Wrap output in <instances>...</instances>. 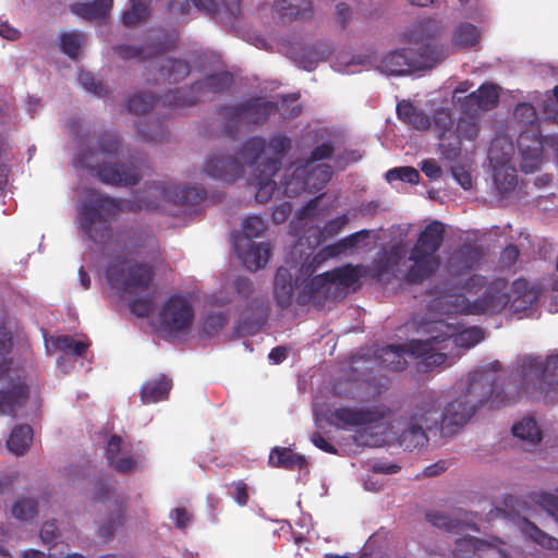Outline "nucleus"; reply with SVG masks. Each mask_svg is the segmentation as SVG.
Returning a JSON list of instances; mask_svg holds the SVG:
<instances>
[{"instance_id": "26", "label": "nucleus", "mask_w": 558, "mask_h": 558, "mask_svg": "<svg viewBox=\"0 0 558 558\" xmlns=\"http://www.w3.org/2000/svg\"><path fill=\"white\" fill-rule=\"evenodd\" d=\"M268 463L272 468L288 471H301L308 465V461L303 454L294 452V450L289 447L279 446L270 450Z\"/></svg>"}, {"instance_id": "53", "label": "nucleus", "mask_w": 558, "mask_h": 558, "mask_svg": "<svg viewBox=\"0 0 558 558\" xmlns=\"http://www.w3.org/2000/svg\"><path fill=\"white\" fill-rule=\"evenodd\" d=\"M454 105H457L460 110L468 116L465 119H472L480 128V124L475 119V114L483 109L478 102L475 90L462 98H458V100H454Z\"/></svg>"}, {"instance_id": "41", "label": "nucleus", "mask_w": 558, "mask_h": 558, "mask_svg": "<svg viewBox=\"0 0 558 558\" xmlns=\"http://www.w3.org/2000/svg\"><path fill=\"white\" fill-rule=\"evenodd\" d=\"M124 508L123 506L116 505L114 509L110 512L108 518L101 520L97 529V535L100 538L109 539L117 532L118 527L123 525Z\"/></svg>"}, {"instance_id": "5", "label": "nucleus", "mask_w": 558, "mask_h": 558, "mask_svg": "<svg viewBox=\"0 0 558 558\" xmlns=\"http://www.w3.org/2000/svg\"><path fill=\"white\" fill-rule=\"evenodd\" d=\"M291 147V138L282 133L274 134L269 142L262 136H253L243 143L239 154L244 163L255 166L253 184L258 203H267L277 190L272 178Z\"/></svg>"}, {"instance_id": "59", "label": "nucleus", "mask_w": 558, "mask_h": 558, "mask_svg": "<svg viewBox=\"0 0 558 558\" xmlns=\"http://www.w3.org/2000/svg\"><path fill=\"white\" fill-rule=\"evenodd\" d=\"M78 81L86 90L93 93L94 95L104 96L105 94H107V90L102 83L96 80L94 74L90 72L82 71L78 74Z\"/></svg>"}, {"instance_id": "18", "label": "nucleus", "mask_w": 558, "mask_h": 558, "mask_svg": "<svg viewBox=\"0 0 558 558\" xmlns=\"http://www.w3.org/2000/svg\"><path fill=\"white\" fill-rule=\"evenodd\" d=\"M330 293L331 287H329L328 279L324 272L302 282V287L296 295V303L300 306L312 305L320 310L330 298Z\"/></svg>"}, {"instance_id": "15", "label": "nucleus", "mask_w": 558, "mask_h": 558, "mask_svg": "<svg viewBox=\"0 0 558 558\" xmlns=\"http://www.w3.org/2000/svg\"><path fill=\"white\" fill-rule=\"evenodd\" d=\"M9 363H0V414L15 416L17 410L24 408L29 399L31 389L20 378H7Z\"/></svg>"}, {"instance_id": "28", "label": "nucleus", "mask_w": 558, "mask_h": 558, "mask_svg": "<svg viewBox=\"0 0 558 558\" xmlns=\"http://www.w3.org/2000/svg\"><path fill=\"white\" fill-rule=\"evenodd\" d=\"M480 247L472 244L459 246L450 257V266L458 274H464L473 269L482 259Z\"/></svg>"}, {"instance_id": "16", "label": "nucleus", "mask_w": 558, "mask_h": 558, "mask_svg": "<svg viewBox=\"0 0 558 558\" xmlns=\"http://www.w3.org/2000/svg\"><path fill=\"white\" fill-rule=\"evenodd\" d=\"M391 414V410L385 404H374L360 409L342 407L331 413L337 422V428L376 426Z\"/></svg>"}, {"instance_id": "46", "label": "nucleus", "mask_w": 558, "mask_h": 558, "mask_svg": "<svg viewBox=\"0 0 558 558\" xmlns=\"http://www.w3.org/2000/svg\"><path fill=\"white\" fill-rule=\"evenodd\" d=\"M12 347H13L12 333L9 330H7L4 327H0V363H2L4 361L9 363V369L5 375V379L7 378H10V379L11 378H20L21 380L25 381V379L21 375L13 374L11 372L12 359L8 357V354L11 352Z\"/></svg>"}, {"instance_id": "54", "label": "nucleus", "mask_w": 558, "mask_h": 558, "mask_svg": "<svg viewBox=\"0 0 558 558\" xmlns=\"http://www.w3.org/2000/svg\"><path fill=\"white\" fill-rule=\"evenodd\" d=\"M385 177L388 182L403 181L410 184H417L420 181V173L413 167H399L390 169L386 172Z\"/></svg>"}, {"instance_id": "9", "label": "nucleus", "mask_w": 558, "mask_h": 558, "mask_svg": "<svg viewBox=\"0 0 558 558\" xmlns=\"http://www.w3.org/2000/svg\"><path fill=\"white\" fill-rule=\"evenodd\" d=\"M278 110L274 101L262 97H251L245 101L233 105H219L217 113L221 118V132L229 138H235L242 126L263 125Z\"/></svg>"}, {"instance_id": "25", "label": "nucleus", "mask_w": 558, "mask_h": 558, "mask_svg": "<svg viewBox=\"0 0 558 558\" xmlns=\"http://www.w3.org/2000/svg\"><path fill=\"white\" fill-rule=\"evenodd\" d=\"M405 355H410L409 342L388 344L376 351V362L384 369L401 372L408 365Z\"/></svg>"}, {"instance_id": "44", "label": "nucleus", "mask_w": 558, "mask_h": 558, "mask_svg": "<svg viewBox=\"0 0 558 558\" xmlns=\"http://www.w3.org/2000/svg\"><path fill=\"white\" fill-rule=\"evenodd\" d=\"M163 96H165V94L161 97L156 99L151 94H148V93L134 94L128 100L126 109L130 113H134L137 116L145 114L150 109V107L153 106V104L155 101L161 102V105L165 107V105L162 102ZM166 108H168V107L166 106Z\"/></svg>"}, {"instance_id": "11", "label": "nucleus", "mask_w": 558, "mask_h": 558, "mask_svg": "<svg viewBox=\"0 0 558 558\" xmlns=\"http://www.w3.org/2000/svg\"><path fill=\"white\" fill-rule=\"evenodd\" d=\"M232 84L233 75L230 72L213 73L205 76L204 80L193 83L189 90L182 88L168 90L162 97V102L170 109L191 107L201 101L203 95L226 93Z\"/></svg>"}, {"instance_id": "58", "label": "nucleus", "mask_w": 558, "mask_h": 558, "mask_svg": "<svg viewBox=\"0 0 558 558\" xmlns=\"http://www.w3.org/2000/svg\"><path fill=\"white\" fill-rule=\"evenodd\" d=\"M155 302L151 296L138 298L130 303L131 313L137 317H149L154 312Z\"/></svg>"}, {"instance_id": "4", "label": "nucleus", "mask_w": 558, "mask_h": 558, "mask_svg": "<svg viewBox=\"0 0 558 558\" xmlns=\"http://www.w3.org/2000/svg\"><path fill=\"white\" fill-rule=\"evenodd\" d=\"M403 36L409 44L418 46V50L414 53L412 49H398L386 54L378 68L388 75L432 69L448 56V49L437 41L436 28L429 21L414 23Z\"/></svg>"}, {"instance_id": "51", "label": "nucleus", "mask_w": 558, "mask_h": 558, "mask_svg": "<svg viewBox=\"0 0 558 558\" xmlns=\"http://www.w3.org/2000/svg\"><path fill=\"white\" fill-rule=\"evenodd\" d=\"M483 110L495 108L499 101V93L495 85L483 84L475 90Z\"/></svg>"}, {"instance_id": "14", "label": "nucleus", "mask_w": 558, "mask_h": 558, "mask_svg": "<svg viewBox=\"0 0 558 558\" xmlns=\"http://www.w3.org/2000/svg\"><path fill=\"white\" fill-rule=\"evenodd\" d=\"M194 322V308L191 302L183 295H171L159 313V324L163 331L170 335H179L192 326Z\"/></svg>"}, {"instance_id": "48", "label": "nucleus", "mask_w": 558, "mask_h": 558, "mask_svg": "<svg viewBox=\"0 0 558 558\" xmlns=\"http://www.w3.org/2000/svg\"><path fill=\"white\" fill-rule=\"evenodd\" d=\"M56 345L60 351L66 354L83 356L86 353L89 343L75 340L71 336H60L57 338Z\"/></svg>"}, {"instance_id": "50", "label": "nucleus", "mask_w": 558, "mask_h": 558, "mask_svg": "<svg viewBox=\"0 0 558 558\" xmlns=\"http://www.w3.org/2000/svg\"><path fill=\"white\" fill-rule=\"evenodd\" d=\"M454 327L457 328V331L454 336L450 339V343L454 345L470 348L475 345L483 339V332L480 328L473 327L460 332L459 328L457 326Z\"/></svg>"}, {"instance_id": "52", "label": "nucleus", "mask_w": 558, "mask_h": 558, "mask_svg": "<svg viewBox=\"0 0 558 558\" xmlns=\"http://www.w3.org/2000/svg\"><path fill=\"white\" fill-rule=\"evenodd\" d=\"M11 512L19 520H32L38 512L37 502L31 498L21 499L12 506Z\"/></svg>"}, {"instance_id": "62", "label": "nucleus", "mask_w": 558, "mask_h": 558, "mask_svg": "<svg viewBox=\"0 0 558 558\" xmlns=\"http://www.w3.org/2000/svg\"><path fill=\"white\" fill-rule=\"evenodd\" d=\"M40 539L44 544L52 545L57 543L60 536L59 529L57 527L56 521H46L39 533Z\"/></svg>"}, {"instance_id": "64", "label": "nucleus", "mask_w": 558, "mask_h": 558, "mask_svg": "<svg viewBox=\"0 0 558 558\" xmlns=\"http://www.w3.org/2000/svg\"><path fill=\"white\" fill-rule=\"evenodd\" d=\"M170 518L177 529L184 530L190 524L192 514L185 508L178 507L170 512Z\"/></svg>"}, {"instance_id": "22", "label": "nucleus", "mask_w": 558, "mask_h": 558, "mask_svg": "<svg viewBox=\"0 0 558 558\" xmlns=\"http://www.w3.org/2000/svg\"><path fill=\"white\" fill-rule=\"evenodd\" d=\"M268 310L266 298H254L241 315L236 326L238 332L243 335L257 333L267 320Z\"/></svg>"}, {"instance_id": "43", "label": "nucleus", "mask_w": 558, "mask_h": 558, "mask_svg": "<svg viewBox=\"0 0 558 558\" xmlns=\"http://www.w3.org/2000/svg\"><path fill=\"white\" fill-rule=\"evenodd\" d=\"M481 33L478 28L469 22L461 23L453 33V41L462 48H471L478 44Z\"/></svg>"}, {"instance_id": "13", "label": "nucleus", "mask_w": 558, "mask_h": 558, "mask_svg": "<svg viewBox=\"0 0 558 558\" xmlns=\"http://www.w3.org/2000/svg\"><path fill=\"white\" fill-rule=\"evenodd\" d=\"M504 282H493L489 284L482 298L470 301L463 295H457V303L453 304L451 312L464 315H483L500 313L509 303L510 296L505 291Z\"/></svg>"}, {"instance_id": "1", "label": "nucleus", "mask_w": 558, "mask_h": 558, "mask_svg": "<svg viewBox=\"0 0 558 558\" xmlns=\"http://www.w3.org/2000/svg\"><path fill=\"white\" fill-rule=\"evenodd\" d=\"M522 396H543L558 402V354L545 357L524 355L517 361V367L507 386L498 387L495 374L476 371L469 376L461 397L476 411L484 404L498 409L515 403Z\"/></svg>"}, {"instance_id": "24", "label": "nucleus", "mask_w": 558, "mask_h": 558, "mask_svg": "<svg viewBox=\"0 0 558 558\" xmlns=\"http://www.w3.org/2000/svg\"><path fill=\"white\" fill-rule=\"evenodd\" d=\"M195 8L208 15H217L223 23L233 24L241 13V0H192Z\"/></svg>"}, {"instance_id": "20", "label": "nucleus", "mask_w": 558, "mask_h": 558, "mask_svg": "<svg viewBox=\"0 0 558 558\" xmlns=\"http://www.w3.org/2000/svg\"><path fill=\"white\" fill-rule=\"evenodd\" d=\"M108 465L120 474H130L136 471L138 462L129 450L123 448V439L119 435H111L105 448Z\"/></svg>"}, {"instance_id": "34", "label": "nucleus", "mask_w": 558, "mask_h": 558, "mask_svg": "<svg viewBox=\"0 0 558 558\" xmlns=\"http://www.w3.org/2000/svg\"><path fill=\"white\" fill-rule=\"evenodd\" d=\"M519 527L525 537L530 538L532 542L539 545L541 547L549 550L558 549V538L545 533L529 519H521L519 522Z\"/></svg>"}, {"instance_id": "6", "label": "nucleus", "mask_w": 558, "mask_h": 558, "mask_svg": "<svg viewBox=\"0 0 558 558\" xmlns=\"http://www.w3.org/2000/svg\"><path fill=\"white\" fill-rule=\"evenodd\" d=\"M121 146L118 135L111 131H105L98 136L97 149H88L77 155L73 165L76 168L87 169L104 183L116 186H134L140 182V173L133 166L125 163H99L98 154L114 156Z\"/></svg>"}, {"instance_id": "8", "label": "nucleus", "mask_w": 558, "mask_h": 558, "mask_svg": "<svg viewBox=\"0 0 558 558\" xmlns=\"http://www.w3.org/2000/svg\"><path fill=\"white\" fill-rule=\"evenodd\" d=\"M441 402L434 391H424L416 398L409 415L408 426L400 435V444L413 451L428 444L427 432L438 426Z\"/></svg>"}, {"instance_id": "39", "label": "nucleus", "mask_w": 558, "mask_h": 558, "mask_svg": "<svg viewBox=\"0 0 558 558\" xmlns=\"http://www.w3.org/2000/svg\"><path fill=\"white\" fill-rule=\"evenodd\" d=\"M345 253L342 248L340 241L323 247L310 263H303L300 267V274L302 276L311 277L316 269L327 259L337 257Z\"/></svg>"}, {"instance_id": "49", "label": "nucleus", "mask_w": 558, "mask_h": 558, "mask_svg": "<svg viewBox=\"0 0 558 558\" xmlns=\"http://www.w3.org/2000/svg\"><path fill=\"white\" fill-rule=\"evenodd\" d=\"M267 227V221L259 216H248L242 222V229L245 239L241 241H252L262 235Z\"/></svg>"}, {"instance_id": "63", "label": "nucleus", "mask_w": 558, "mask_h": 558, "mask_svg": "<svg viewBox=\"0 0 558 558\" xmlns=\"http://www.w3.org/2000/svg\"><path fill=\"white\" fill-rule=\"evenodd\" d=\"M349 222L347 215L338 216L329 220L323 229V234L326 236H333L339 233Z\"/></svg>"}, {"instance_id": "56", "label": "nucleus", "mask_w": 558, "mask_h": 558, "mask_svg": "<svg viewBox=\"0 0 558 558\" xmlns=\"http://www.w3.org/2000/svg\"><path fill=\"white\" fill-rule=\"evenodd\" d=\"M179 34L175 29L168 32L162 37L154 40L149 47L154 50V54H160L166 51L173 50L177 47Z\"/></svg>"}, {"instance_id": "21", "label": "nucleus", "mask_w": 558, "mask_h": 558, "mask_svg": "<svg viewBox=\"0 0 558 558\" xmlns=\"http://www.w3.org/2000/svg\"><path fill=\"white\" fill-rule=\"evenodd\" d=\"M204 172L214 179L232 182L243 175L244 168L236 156L221 155L209 157L205 162Z\"/></svg>"}, {"instance_id": "38", "label": "nucleus", "mask_w": 558, "mask_h": 558, "mask_svg": "<svg viewBox=\"0 0 558 558\" xmlns=\"http://www.w3.org/2000/svg\"><path fill=\"white\" fill-rule=\"evenodd\" d=\"M32 440L33 428L27 424L16 425L7 440V447L16 456H21L28 449Z\"/></svg>"}, {"instance_id": "33", "label": "nucleus", "mask_w": 558, "mask_h": 558, "mask_svg": "<svg viewBox=\"0 0 558 558\" xmlns=\"http://www.w3.org/2000/svg\"><path fill=\"white\" fill-rule=\"evenodd\" d=\"M113 0H94L92 2L73 3L71 12L86 21L105 19L111 11Z\"/></svg>"}, {"instance_id": "17", "label": "nucleus", "mask_w": 558, "mask_h": 558, "mask_svg": "<svg viewBox=\"0 0 558 558\" xmlns=\"http://www.w3.org/2000/svg\"><path fill=\"white\" fill-rule=\"evenodd\" d=\"M474 414L473 405L459 396L445 407L441 414L439 413L441 434L446 436L456 434Z\"/></svg>"}, {"instance_id": "12", "label": "nucleus", "mask_w": 558, "mask_h": 558, "mask_svg": "<svg viewBox=\"0 0 558 558\" xmlns=\"http://www.w3.org/2000/svg\"><path fill=\"white\" fill-rule=\"evenodd\" d=\"M154 277L153 267L145 263L113 258L106 269L110 286L124 293H134L149 288Z\"/></svg>"}, {"instance_id": "36", "label": "nucleus", "mask_w": 558, "mask_h": 558, "mask_svg": "<svg viewBox=\"0 0 558 558\" xmlns=\"http://www.w3.org/2000/svg\"><path fill=\"white\" fill-rule=\"evenodd\" d=\"M360 265L353 266L348 264L342 267L335 268L333 270L326 271L325 276L328 279L329 287L331 288L335 284L343 288H350L360 280Z\"/></svg>"}, {"instance_id": "27", "label": "nucleus", "mask_w": 558, "mask_h": 558, "mask_svg": "<svg viewBox=\"0 0 558 558\" xmlns=\"http://www.w3.org/2000/svg\"><path fill=\"white\" fill-rule=\"evenodd\" d=\"M274 9L281 19L288 21L311 19L314 13L311 0H278Z\"/></svg>"}, {"instance_id": "7", "label": "nucleus", "mask_w": 558, "mask_h": 558, "mask_svg": "<svg viewBox=\"0 0 558 558\" xmlns=\"http://www.w3.org/2000/svg\"><path fill=\"white\" fill-rule=\"evenodd\" d=\"M445 239V226L438 220L429 222L418 234L409 254L412 263L405 279L410 283H422L434 276L441 265L437 254Z\"/></svg>"}, {"instance_id": "42", "label": "nucleus", "mask_w": 558, "mask_h": 558, "mask_svg": "<svg viewBox=\"0 0 558 558\" xmlns=\"http://www.w3.org/2000/svg\"><path fill=\"white\" fill-rule=\"evenodd\" d=\"M151 0H131V7L122 15V22L126 27H135L145 21L150 14Z\"/></svg>"}, {"instance_id": "32", "label": "nucleus", "mask_w": 558, "mask_h": 558, "mask_svg": "<svg viewBox=\"0 0 558 558\" xmlns=\"http://www.w3.org/2000/svg\"><path fill=\"white\" fill-rule=\"evenodd\" d=\"M306 167L303 163H292L288 169L282 181L283 194L288 197H294L302 192L308 191L310 186L306 181Z\"/></svg>"}, {"instance_id": "19", "label": "nucleus", "mask_w": 558, "mask_h": 558, "mask_svg": "<svg viewBox=\"0 0 558 558\" xmlns=\"http://www.w3.org/2000/svg\"><path fill=\"white\" fill-rule=\"evenodd\" d=\"M518 148L521 155V170L525 173L537 171L543 162V142L539 135L522 132L518 137Z\"/></svg>"}, {"instance_id": "3", "label": "nucleus", "mask_w": 558, "mask_h": 558, "mask_svg": "<svg viewBox=\"0 0 558 558\" xmlns=\"http://www.w3.org/2000/svg\"><path fill=\"white\" fill-rule=\"evenodd\" d=\"M397 117L404 124L417 131L434 129L439 140L438 149L449 161H457L461 155L463 141H474L478 126L472 119L454 121L449 110L438 109L433 117L417 109L410 100L398 101Z\"/></svg>"}, {"instance_id": "57", "label": "nucleus", "mask_w": 558, "mask_h": 558, "mask_svg": "<svg viewBox=\"0 0 558 558\" xmlns=\"http://www.w3.org/2000/svg\"><path fill=\"white\" fill-rule=\"evenodd\" d=\"M227 324V318L222 314L208 315L203 324L201 332L204 336L213 337L217 335Z\"/></svg>"}, {"instance_id": "23", "label": "nucleus", "mask_w": 558, "mask_h": 558, "mask_svg": "<svg viewBox=\"0 0 558 558\" xmlns=\"http://www.w3.org/2000/svg\"><path fill=\"white\" fill-rule=\"evenodd\" d=\"M234 250L243 265L250 270L264 267L271 257V248L268 243L240 241L234 243Z\"/></svg>"}, {"instance_id": "61", "label": "nucleus", "mask_w": 558, "mask_h": 558, "mask_svg": "<svg viewBox=\"0 0 558 558\" xmlns=\"http://www.w3.org/2000/svg\"><path fill=\"white\" fill-rule=\"evenodd\" d=\"M335 151V146L331 141H326L317 145L312 151L311 156L306 161L315 163L320 160L329 159Z\"/></svg>"}, {"instance_id": "2", "label": "nucleus", "mask_w": 558, "mask_h": 558, "mask_svg": "<svg viewBox=\"0 0 558 558\" xmlns=\"http://www.w3.org/2000/svg\"><path fill=\"white\" fill-rule=\"evenodd\" d=\"M206 191L202 187L178 184H156L149 186L145 195L125 201L90 193L80 207V229L90 241L106 243L112 236L111 223L121 211L154 210L160 207L161 202L194 206L204 201Z\"/></svg>"}, {"instance_id": "55", "label": "nucleus", "mask_w": 558, "mask_h": 558, "mask_svg": "<svg viewBox=\"0 0 558 558\" xmlns=\"http://www.w3.org/2000/svg\"><path fill=\"white\" fill-rule=\"evenodd\" d=\"M428 522L436 527L444 529L446 531H454L460 527L461 522L457 519L449 517L446 513L434 511L426 515Z\"/></svg>"}, {"instance_id": "35", "label": "nucleus", "mask_w": 558, "mask_h": 558, "mask_svg": "<svg viewBox=\"0 0 558 558\" xmlns=\"http://www.w3.org/2000/svg\"><path fill=\"white\" fill-rule=\"evenodd\" d=\"M303 167H306V181L310 186V192L320 191L330 181L332 175V169L326 163H312L311 161H304Z\"/></svg>"}, {"instance_id": "37", "label": "nucleus", "mask_w": 558, "mask_h": 558, "mask_svg": "<svg viewBox=\"0 0 558 558\" xmlns=\"http://www.w3.org/2000/svg\"><path fill=\"white\" fill-rule=\"evenodd\" d=\"M191 73L190 63L182 59H166L160 66V75L168 83H179Z\"/></svg>"}, {"instance_id": "31", "label": "nucleus", "mask_w": 558, "mask_h": 558, "mask_svg": "<svg viewBox=\"0 0 558 558\" xmlns=\"http://www.w3.org/2000/svg\"><path fill=\"white\" fill-rule=\"evenodd\" d=\"M274 296L277 305L281 308H288L293 299V277L286 267H279L275 274Z\"/></svg>"}, {"instance_id": "40", "label": "nucleus", "mask_w": 558, "mask_h": 558, "mask_svg": "<svg viewBox=\"0 0 558 558\" xmlns=\"http://www.w3.org/2000/svg\"><path fill=\"white\" fill-rule=\"evenodd\" d=\"M512 434L514 437L533 446L542 440L541 429L532 417H526L515 423L512 427Z\"/></svg>"}, {"instance_id": "47", "label": "nucleus", "mask_w": 558, "mask_h": 558, "mask_svg": "<svg viewBox=\"0 0 558 558\" xmlns=\"http://www.w3.org/2000/svg\"><path fill=\"white\" fill-rule=\"evenodd\" d=\"M137 128L142 140L148 143L161 142L167 135L163 123L158 120L149 123H140Z\"/></svg>"}, {"instance_id": "60", "label": "nucleus", "mask_w": 558, "mask_h": 558, "mask_svg": "<svg viewBox=\"0 0 558 558\" xmlns=\"http://www.w3.org/2000/svg\"><path fill=\"white\" fill-rule=\"evenodd\" d=\"M114 53L122 60L144 59V49L133 45H117L112 47Z\"/></svg>"}, {"instance_id": "10", "label": "nucleus", "mask_w": 558, "mask_h": 558, "mask_svg": "<svg viewBox=\"0 0 558 558\" xmlns=\"http://www.w3.org/2000/svg\"><path fill=\"white\" fill-rule=\"evenodd\" d=\"M433 331L436 335L426 340H411L409 342L410 356L418 359L417 369L429 372L433 367L442 365L447 361V354L436 350L447 349L450 339L454 336L457 328L452 324L438 320L434 324Z\"/></svg>"}, {"instance_id": "45", "label": "nucleus", "mask_w": 558, "mask_h": 558, "mask_svg": "<svg viewBox=\"0 0 558 558\" xmlns=\"http://www.w3.org/2000/svg\"><path fill=\"white\" fill-rule=\"evenodd\" d=\"M85 40V35L77 31L65 32L60 36V48L69 58L75 59Z\"/></svg>"}, {"instance_id": "30", "label": "nucleus", "mask_w": 558, "mask_h": 558, "mask_svg": "<svg viewBox=\"0 0 558 558\" xmlns=\"http://www.w3.org/2000/svg\"><path fill=\"white\" fill-rule=\"evenodd\" d=\"M172 388V379L161 374L143 384L141 388V400L144 404L167 400Z\"/></svg>"}, {"instance_id": "29", "label": "nucleus", "mask_w": 558, "mask_h": 558, "mask_svg": "<svg viewBox=\"0 0 558 558\" xmlns=\"http://www.w3.org/2000/svg\"><path fill=\"white\" fill-rule=\"evenodd\" d=\"M509 159V154H505L500 165L494 167V185L501 197L509 195L515 190L518 185V175L515 169L506 165Z\"/></svg>"}]
</instances>
